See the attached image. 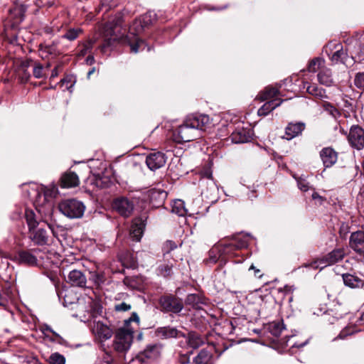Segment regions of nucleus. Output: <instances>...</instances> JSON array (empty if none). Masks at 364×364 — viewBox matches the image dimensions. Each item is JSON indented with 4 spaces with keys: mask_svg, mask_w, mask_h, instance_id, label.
<instances>
[{
    "mask_svg": "<svg viewBox=\"0 0 364 364\" xmlns=\"http://www.w3.org/2000/svg\"><path fill=\"white\" fill-rule=\"evenodd\" d=\"M250 240V237L249 235H238L232 240L230 242L224 244L219 248L215 247L212 249L210 254L213 253L216 250H218V252H220V257L223 256V255H228L230 257H237L238 255L235 252V251L247 247Z\"/></svg>",
    "mask_w": 364,
    "mask_h": 364,
    "instance_id": "nucleus-1",
    "label": "nucleus"
},
{
    "mask_svg": "<svg viewBox=\"0 0 364 364\" xmlns=\"http://www.w3.org/2000/svg\"><path fill=\"white\" fill-rule=\"evenodd\" d=\"M58 208L66 217L75 219L81 218L85 210V205L84 203L78 200L70 198L62 200L59 205Z\"/></svg>",
    "mask_w": 364,
    "mask_h": 364,
    "instance_id": "nucleus-2",
    "label": "nucleus"
},
{
    "mask_svg": "<svg viewBox=\"0 0 364 364\" xmlns=\"http://www.w3.org/2000/svg\"><path fill=\"white\" fill-rule=\"evenodd\" d=\"M345 250L343 248L334 249L327 255L319 257L312 262H310L305 266L313 269H320L321 270L323 268L333 265L341 260L345 257Z\"/></svg>",
    "mask_w": 364,
    "mask_h": 364,
    "instance_id": "nucleus-3",
    "label": "nucleus"
},
{
    "mask_svg": "<svg viewBox=\"0 0 364 364\" xmlns=\"http://www.w3.org/2000/svg\"><path fill=\"white\" fill-rule=\"evenodd\" d=\"M134 331L128 328H122L117 330L115 333L113 348L119 353L127 351L133 341Z\"/></svg>",
    "mask_w": 364,
    "mask_h": 364,
    "instance_id": "nucleus-4",
    "label": "nucleus"
},
{
    "mask_svg": "<svg viewBox=\"0 0 364 364\" xmlns=\"http://www.w3.org/2000/svg\"><path fill=\"white\" fill-rule=\"evenodd\" d=\"M122 14H117L114 18L108 21L105 26V33L107 36H109L105 43L100 46V50L105 52L107 47L111 46L112 41H115L117 38V32L122 27L123 23Z\"/></svg>",
    "mask_w": 364,
    "mask_h": 364,
    "instance_id": "nucleus-5",
    "label": "nucleus"
},
{
    "mask_svg": "<svg viewBox=\"0 0 364 364\" xmlns=\"http://www.w3.org/2000/svg\"><path fill=\"white\" fill-rule=\"evenodd\" d=\"M198 133L194 129L188 124L185 119L183 123L180 125L173 132V139L178 144L188 142L196 139L198 137Z\"/></svg>",
    "mask_w": 364,
    "mask_h": 364,
    "instance_id": "nucleus-6",
    "label": "nucleus"
},
{
    "mask_svg": "<svg viewBox=\"0 0 364 364\" xmlns=\"http://www.w3.org/2000/svg\"><path fill=\"white\" fill-rule=\"evenodd\" d=\"M325 53L334 64L342 63L346 66L348 65V58L347 53L343 50V46L340 43L328 45L325 48Z\"/></svg>",
    "mask_w": 364,
    "mask_h": 364,
    "instance_id": "nucleus-7",
    "label": "nucleus"
},
{
    "mask_svg": "<svg viewBox=\"0 0 364 364\" xmlns=\"http://www.w3.org/2000/svg\"><path fill=\"white\" fill-rule=\"evenodd\" d=\"M48 230H50L53 235L56 237V233L55 231V227L50 224L46 225V228L41 227L36 230L33 229L31 232L30 237L31 240L38 245H44L48 244L49 234Z\"/></svg>",
    "mask_w": 364,
    "mask_h": 364,
    "instance_id": "nucleus-8",
    "label": "nucleus"
},
{
    "mask_svg": "<svg viewBox=\"0 0 364 364\" xmlns=\"http://www.w3.org/2000/svg\"><path fill=\"white\" fill-rule=\"evenodd\" d=\"M188 125L192 127L195 131H205L210 127L212 122L207 114H192L186 118Z\"/></svg>",
    "mask_w": 364,
    "mask_h": 364,
    "instance_id": "nucleus-9",
    "label": "nucleus"
},
{
    "mask_svg": "<svg viewBox=\"0 0 364 364\" xmlns=\"http://www.w3.org/2000/svg\"><path fill=\"white\" fill-rule=\"evenodd\" d=\"M41 252L38 248L28 250H20L16 257V261L21 264L29 267L38 265V255Z\"/></svg>",
    "mask_w": 364,
    "mask_h": 364,
    "instance_id": "nucleus-10",
    "label": "nucleus"
},
{
    "mask_svg": "<svg viewBox=\"0 0 364 364\" xmlns=\"http://www.w3.org/2000/svg\"><path fill=\"white\" fill-rule=\"evenodd\" d=\"M162 309L166 312L179 313L183 308V304L179 299L173 296H164L159 299Z\"/></svg>",
    "mask_w": 364,
    "mask_h": 364,
    "instance_id": "nucleus-11",
    "label": "nucleus"
},
{
    "mask_svg": "<svg viewBox=\"0 0 364 364\" xmlns=\"http://www.w3.org/2000/svg\"><path fill=\"white\" fill-rule=\"evenodd\" d=\"M134 203L132 200L125 197H119L116 198L112 203V208L119 215L123 217H129L133 212Z\"/></svg>",
    "mask_w": 364,
    "mask_h": 364,
    "instance_id": "nucleus-12",
    "label": "nucleus"
},
{
    "mask_svg": "<svg viewBox=\"0 0 364 364\" xmlns=\"http://www.w3.org/2000/svg\"><path fill=\"white\" fill-rule=\"evenodd\" d=\"M348 140L352 147L362 149L364 147V129L359 126L351 127Z\"/></svg>",
    "mask_w": 364,
    "mask_h": 364,
    "instance_id": "nucleus-13",
    "label": "nucleus"
},
{
    "mask_svg": "<svg viewBox=\"0 0 364 364\" xmlns=\"http://www.w3.org/2000/svg\"><path fill=\"white\" fill-rule=\"evenodd\" d=\"M159 355V348L156 346H151L137 355L132 362L149 364L156 360Z\"/></svg>",
    "mask_w": 364,
    "mask_h": 364,
    "instance_id": "nucleus-14",
    "label": "nucleus"
},
{
    "mask_svg": "<svg viewBox=\"0 0 364 364\" xmlns=\"http://www.w3.org/2000/svg\"><path fill=\"white\" fill-rule=\"evenodd\" d=\"M146 216H141L133 220L130 228V236L134 240L138 242L141 240L146 225Z\"/></svg>",
    "mask_w": 364,
    "mask_h": 364,
    "instance_id": "nucleus-15",
    "label": "nucleus"
},
{
    "mask_svg": "<svg viewBox=\"0 0 364 364\" xmlns=\"http://www.w3.org/2000/svg\"><path fill=\"white\" fill-rule=\"evenodd\" d=\"M166 161L165 154L161 152H154L149 154L146 159L147 166L151 170H156L164 166Z\"/></svg>",
    "mask_w": 364,
    "mask_h": 364,
    "instance_id": "nucleus-16",
    "label": "nucleus"
},
{
    "mask_svg": "<svg viewBox=\"0 0 364 364\" xmlns=\"http://www.w3.org/2000/svg\"><path fill=\"white\" fill-rule=\"evenodd\" d=\"M319 156L325 168L331 167L338 159V153L331 147L323 148Z\"/></svg>",
    "mask_w": 364,
    "mask_h": 364,
    "instance_id": "nucleus-17",
    "label": "nucleus"
},
{
    "mask_svg": "<svg viewBox=\"0 0 364 364\" xmlns=\"http://www.w3.org/2000/svg\"><path fill=\"white\" fill-rule=\"evenodd\" d=\"M350 247L356 252H364V230H358L351 234L349 241Z\"/></svg>",
    "mask_w": 364,
    "mask_h": 364,
    "instance_id": "nucleus-18",
    "label": "nucleus"
},
{
    "mask_svg": "<svg viewBox=\"0 0 364 364\" xmlns=\"http://www.w3.org/2000/svg\"><path fill=\"white\" fill-rule=\"evenodd\" d=\"M67 282L72 286L83 288L86 287L87 278L81 271L73 269L69 272Z\"/></svg>",
    "mask_w": 364,
    "mask_h": 364,
    "instance_id": "nucleus-19",
    "label": "nucleus"
},
{
    "mask_svg": "<svg viewBox=\"0 0 364 364\" xmlns=\"http://www.w3.org/2000/svg\"><path fill=\"white\" fill-rule=\"evenodd\" d=\"M176 264V260L174 259H164L159 264L156 269V274L163 277H170L173 274V268Z\"/></svg>",
    "mask_w": 364,
    "mask_h": 364,
    "instance_id": "nucleus-20",
    "label": "nucleus"
},
{
    "mask_svg": "<svg viewBox=\"0 0 364 364\" xmlns=\"http://www.w3.org/2000/svg\"><path fill=\"white\" fill-rule=\"evenodd\" d=\"M156 336L161 339L171 338L184 337V334L174 327L164 326L158 328L156 331Z\"/></svg>",
    "mask_w": 364,
    "mask_h": 364,
    "instance_id": "nucleus-21",
    "label": "nucleus"
},
{
    "mask_svg": "<svg viewBox=\"0 0 364 364\" xmlns=\"http://www.w3.org/2000/svg\"><path fill=\"white\" fill-rule=\"evenodd\" d=\"M230 137L235 144L246 143L251 140L252 133L250 129L237 128L232 133Z\"/></svg>",
    "mask_w": 364,
    "mask_h": 364,
    "instance_id": "nucleus-22",
    "label": "nucleus"
},
{
    "mask_svg": "<svg viewBox=\"0 0 364 364\" xmlns=\"http://www.w3.org/2000/svg\"><path fill=\"white\" fill-rule=\"evenodd\" d=\"M305 129V124L303 122L289 123L285 129V138L290 140L299 134Z\"/></svg>",
    "mask_w": 364,
    "mask_h": 364,
    "instance_id": "nucleus-23",
    "label": "nucleus"
},
{
    "mask_svg": "<svg viewBox=\"0 0 364 364\" xmlns=\"http://www.w3.org/2000/svg\"><path fill=\"white\" fill-rule=\"evenodd\" d=\"M79 178L77 174L72 171L65 172L60 178L62 188H72L78 186Z\"/></svg>",
    "mask_w": 364,
    "mask_h": 364,
    "instance_id": "nucleus-24",
    "label": "nucleus"
},
{
    "mask_svg": "<svg viewBox=\"0 0 364 364\" xmlns=\"http://www.w3.org/2000/svg\"><path fill=\"white\" fill-rule=\"evenodd\" d=\"M266 102L257 111L259 116H266L272 110L281 105L284 102V100L279 98H274L272 100H267Z\"/></svg>",
    "mask_w": 364,
    "mask_h": 364,
    "instance_id": "nucleus-25",
    "label": "nucleus"
},
{
    "mask_svg": "<svg viewBox=\"0 0 364 364\" xmlns=\"http://www.w3.org/2000/svg\"><path fill=\"white\" fill-rule=\"evenodd\" d=\"M318 80L320 84L326 87H331L334 85L333 78L332 77V72L331 69L327 68H321L318 75Z\"/></svg>",
    "mask_w": 364,
    "mask_h": 364,
    "instance_id": "nucleus-26",
    "label": "nucleus"
},
{
    "mask_svg": "<svg viewBox=\"0 0 364 364\" xmlns=\"http://www.w3.org/2000/svg\"><path fill=\"white\" fill-rule=\"evenodd\" d=\"M133 35L132 37L127 36V41L128 45L130 47V50L132 53H136L139 50H143L146 47V44L144 41L139 38L136 37L134 34L131 33Z\"/></svg>",
    "mask_w": 364,
    "mask_h": 364,
    "instance_id": "nucleus-27",
    "label": "nucleus"
},
{
    "mask_svg": "<svg viewBox=\"0 0 364 364\" xmlns=\"http://www.w3.org/2000/svg\"><path fill=\"white\" fill-rule=\"evenodd\" d=\"M205 339L197 333L191 332L188 335V345L193 349L198 348L205 343Z\"/></svg>",
    "mask_w": 364,
    "mask_h": 364,
    "instance_id": "nucleus-28",
    "label": "nucleus"
},
{
    "mask_svg": "<svg viewBox=\"0 0 364 364\" xmlns=\"http://www.w3.org/2000/svg\"><path fill=\"white\" fill-rule=\"evenodd\" d=\"M342 277L345 285L350 288L360 287L363 284V280L355 275L350 274H343Z\"/></svg>",
    "mask_w": 364,
    "mask_h": 364,
    "instance_id": "nucleus-29",
    "label": "nucleus"
},
{
    "mask_svg": "<svg viewBox=\"0 0 364 364\" xmlns=\"http://www.w3.org/2000/svg\"><path fill=\"white\" fill-rule=\"evenodd\" d=\"M278 90L275 87H267L258 96L261 101L272 100L278 95Z\"/></svg>",
    "mask_w": 364,
    "mask_h": 364,
    "instance_id": "nucleus-30",
    "label": "nucleus"
},
{
    "mask_svg": "<svg viewBox=\"0 0 364 364\" xmlns=\"http://www.w3.org/2000/svg\"><path fill=\"white\" fill-rule=\"evenodd\" d=\"M306 91L309 94L314 95L316 97L321 100L327 97L325 90L322 88L318 87L315 84L308 85L306 87Z\"/></svg>",
    "mask_w": 364,
    "mask_h": 364,
    "instance_id": "nucleus-31",
    "label": "nucleus"
},
{
    "mask_svg": "<svg viewBox=\"0 0 364 364\" xmlns=\"http://www.w3.org/2000/svg\"><path fill=\"white\" fill-rule=\"evenodd\" d=\"M212 358V354L207 350H201L193 359V364H206Z\"/></svg>",
    "mask_w": 364,
    "mask_h": 364,
    "instance_id": "nucleus-32",
    "label": "nucleus"
},
{
    "mask_svg": "<svg viewBox=\"0 0 364 364\" xmlns=\"http://www.w3.org/2000/svg\"><path fill=\"white\" fill-rule=\"evenodd\" d=\"M361 329L358 328L357 324H350L347 326L346 328H344L339 333L337 338H335L337 339L338 338L340 339H343L348 336L352 335L355 333L360 331Z\"/></svg>",
    "mask_w": 364,
    "mask_h": 364,
    "instance_id": "nucleus-33",
    "label": "nucleus"
},
{
    "mask_svg": "<svg viewBox=\"0 0 364 364\" xmlns=\"http://www.w3.org/2000/svg\"><path fill=\"white\" fill-rule=\"evenodd\" d=\"M25 218L28 226L29 231L37 228L38 224L34 212L32 210H26L25 212Z\"/></svg>",
    "mask_w": 364,
    "mask_h": 364,
    "instance_id": "nucleus-34",
    "label": "nucleus"
},
{
    "mask_svg": "<svg viewBox=\"0 0 364 364\" xmlns=\"http://www.w3.org/2000/svg\"><path fill=\"white\" fill-rule=\"evenodd\" d=\"M172 211L179 216H184L187 214V210L185 208L184 202L182 200H176L172 207Z\"/></svg>",
    "mask_w": 364,
    "mask_h": 364,
    "instance_id": "nucleus-35",
    "label": "nucleus"
},
{
    "mask_svg": "<svg viewBox=\"0 0 364 364\" xmlns=\"http://www.w3.org/2000/svg\"><path fill=\"white\" fill-rule=\"evenodd\" d=\"M285 328L283 322H272L269 324V329L270 333L274 336H279L282 331Z\"/></svg>",
    "mask_w": 364,
    "mask_h": 364,
    "instance_id": "nucleus-36",
    "label": "nucleus"
},
{
    "mask_svg": "<svg viewBox=\"0 0 364 364\" xmlns=\"http://www.w3.org/2000/svg\"><path fill=\"white\" fill-rule=\"evenodd\" d=\"M94 40H89L86 41L85 43L82 44V48L77 53V56L79 58H82L85 55H87L90 50H92L93 45L95 44Z\"/></svg>",
    "mask_w": 364,
    "mask_h": 364,
    "instance_id": "nucleus-37",
    "label": "nucleus"
},
{
    "mask_svg": "<svg viewBox=\"0 0 364 364\" xmlns=\"http://www.w3.org/2000/svg\"><path fill=\"white\" fill-rule=\"evenodd\" d=\"M97 333L99 336L105 340H107L110 338L112 336V330L107 326L104 324L98 326L97 328Z\"/></svg>",
    "mask_w": 364,
    "mask_h": 364,
    "instance_id": "nucleus-38",
    "label": "nucleus"
},
{
    "mask_svg": "<svg viewBox=\"0 0 364 364\" xmlns=\"http://www.w3.org/2000/svg\"><path fill=\"white\" fill-rule=\"evenodd\" d=\"M82 32V31L80 28H70L63 36V38L72 41L75 40Z\"/></svg>",
    "mask_w": 364,
    "mask_h": 364,
    "instance_id": "nucleus-39",
    "label": "nucleus"
},
{
    "mask_svg": "<svg viewBox=\"0 0 364 364\" xmlns=\"http://www.w3.org/2000/svg\"><path fill=\"white\" fill-rule=\"evenodd\" d=\"M323 63V60L320 58H316L311 60L308 66L309 71L313 73L316 72L319 68H321Z\"/></svg>",
    "mask_w": 364,
    "mask_h": 364,
    "instance_id": "nucleus-40",
    "label": "nucleus"
},
{
    "mask_svg": "<svg viewBox=\"0 0 364 364\" xmlns=\"http://www.w3.org/2000/svg\"><path fill=\"white\" fill-rule=\"evenodd\" d=\"M87 183L99 188L105 187L102 178L100 175H92L90 176L87 179Z\"/></svg>",
    "mask_w": 364,
    "mask_h": 364,
    "instance_id": "nucleus-41",
    "label": "nucleus"
},
{
    "mask_svg": "<svg viewBox=\"0 0 364 364\" xmlns=\"http://www.w3.org/2000/svg\"><path fill=\"white\" fill-rule=\"evenodd\" d=\"M50 364H65V357L59 353H53L49 357Z\"/></svg>",
    "mask_w": 364,
    "mask_h": 364,
    "instance_id": "nucleus-42",
    "label": "nucleus"
},
{
    "mask_svg": "<svg viewBox=\"0 0 364 364\" xmlns=\"http://www.w3.org/2000/svg\"><path fill=\"white\" fill-rule=\"evenodd\" d=\"M33 74L36 78L40 79L45 76L43 67L40 63L34 62Z\"/></svg>",
    "mask_w": 364,
    "mask_h": 364,
    "instance_id": "nucleus-43",
    "label": "nucleus"
},
{
    "mask_svg": "<svg viewBox=\"0 0 364 364\" xmlns=\"http://www.w3.org/2000/svg\"><path fill=\"white\" fill-rule=\"evenodd\" d=\"M177 247V245L175 242L172 240H167L163 245L162 250L164 252V256L168 255L171 251L175 250Z\"/></svg>",
    "mask_w": 364,
    "mask_h": 364,
    "instance_id": "nucleus-44",
    "label": "nucleus"
},
{
    "mask_svg": "<svg viewBox=\"0 0 364 364\" xmlns=\"http://www.w3.org/2000/svg\"><path fill=\"white\" fill-rule=\"evenodd\" d=\"M323 108L326 112H327L328 114H330L333 117H336L338 115H339L338 110L334 106H333L331 103H329L328 102H323Z\"/></svg>",
    "mask_w": 364,
    "mask_h": 364,
    "instance_id": "nucleus-45",
    "label": "nucleus"
},
{
    "mask_svg": "<svg viewBox=\"0 0 364 364\" xmlns=\"http://www.w3.org/2000/svg\"><path fill=\"white\" fill-rule=\"evenodd\" d=\"M354 85L358 89L364 90V73H358L355 75Z\"/></svg>",
    "mask_w": 364,
    "mask_h": 364,
    "instance_id": "nucleus-46",
    "label": "nucleus"
},
{
    "mask_svg": "<svg viewBox=\"0 0 364 364\" xmlns=\"http://www.w3.org/2000/svg\"><path fill=\"white\" fill-rule=\"evenodd\" d=\"M166 192L161 190H151L150 191L149 196L151 199L159 198V199L162 202L166 197Z\"/></svg>",
    "mask_w": 364,
    "mask_h": 364,
    "instance_id": "nucleus-47",
    "label": "nucleus"
},
{
    "mask_svg": "<svg viewBox=\"0 0 364 364\" xmlns=\"http://www.w3.org/2000/svg\"><path fill=\"white\" fill-rule=\"evenodd\" d=\"M297 186L298 188L304 192L307 191L310 188L309 183L306 180V178L302 177L297 178Z\"/></svg>",
    "mask_w": 364,
    "mask_h": 364,
    "instance_id": "nucleus-48",
    "label": "nucleus"
},
{
    "mask_svg": "<svg viewBox=\"0 0 364 364\" xmlns=\"http://www.w3.org/2000/svg\"><path fill=\"white\" fill-rule=\"evenodd\" d=\"M114 309L117 311H127L131 309V305L125 302H122L120 304H116L114 306Z\"/></svg>",
    "mask_w": 364,
    "mask_h": 364,
    "instance_id": "nucleus-49",
    "label": "nucleus"
},
{
    "mask_svg": "<svg viewBox=\"0 0 364 364\" xmlns=\"http://www.w3.org/2000/svg\"><path fill=\"white\" fill-rule=\"evenodd\" d=\"M91 279L97 285H100L101 283L102 284L105 282V278L102 274L101 275L97 273H93Z\"/></svg>",
    "mask_w": 364,
    "mask_h": 364,
    "instance_id": "nucleus-50",
    "label": "nucleus"
},
{
    "mask_svg": "<svg viewBox=\"0 0 364 364\" xmlns=\"http://www.w3.org/2000/svg\"><path fill=\"white\" fill-rule=\"evenodd\" d=\"M6 293L7 290L4 291V289L0 287V306H4L7 302V298L6 296Z\"/></svg>",
    "mask_w": 364,
    "mask_h": 364,
    "instance_id": "nucleus-51",
    "label": "nucleus"
},
{
    "mask_svg": "<svg viewBox=\"0 0 364 364\" xmlns=\"http://www.w3.org/2000/svg\"><path fill=\"white\" fill-rule=\"evenodd\" d=\"M51 333L53 334L54 338L57 339L58 343L66 345V341L58 333H56L55 331H51Z\"/></svg>",
    "mask_w": 364,
    "mask_h": 364,
    "instance_id": "nucleus-52",
    "label": "nucleus"
},
{
    "mask_svg": "<svg viewBox=\"0 0 364 364\" xmlns=\"http://www.w3.org/2000/svg\"><path fill=\"white\" fill-rule=\"evenodd\" d=\"M41 331L43 333L45 338H48V334L47 333L48 332L51 333V331H53V330L48 324H43L41 327Z\"/></svg>",
    "mask_w": 364,
    "mask_h": 364,
    "instance_id": "nucleus-53",
    "label": "nucleus"
},
{
    "mask_svg": "<svg viewBox=\"0 0 364 364\" xmlns=\"http://www.w3.org/2000/svg\"><path fill=\"white\" fill-rule=\"evenodd\" d=\"M130 321H136V322L139 321V318L136 313H132L128 321H127V322H130Z\"/></svg>",
    "mask_w": 364,
    "mask_h": 364,
    "instance_id": "nucleus-54",
    "label": "nucleus"
},
{
    "mask_svg": "<svg viewBox=\"0 0 364 364\" xmlns=\"http://www.w3.org/2000/svg\"><path fill=\"white\" fill-rule=\"evenodd\" d=\"M253 269L255 271V276L256 277L260 278L262 277V274H260V270L258 269H256V267L252 264L249 269V270Z\"/></svg>",
    "mask_w": 364,
    "mask_h": 364,
    "instance_id": "nucleus-55",
    "label": "nucleus"
},
{
    "mask_svg": "<svg viewBox=\"0 0 364 364\" xmlns=\"http://www.w3.org/2000/svg\"><path fill=\"white\" fill-rule=\"evenodd\" d=\"M34 62L31 59H28L26 61L22 63V66L24 68H28L29 66H33Z\"/></svg>",
    "mask_w": 364,
    "mask_h": 364,
    "instance_id": "nucleus-56",
    "label": "nucleus"
},
{
    "mask_svg": "<svg viewBox=\"0 0 364 364\" xmlns=\"http://www.w3.org/2000/svg\"><path fill=\"white\" fill-rule=\"evenodd\" d=\"M312 198L314 200H319L321 203L323 200V197H321L318 193L316 192L313 193Z\"/></svg>",
    "mask_w": 364,
    "mask_h": 364,
    "instance_id": "nucleus-57",
    "label": "nucleus"
},
{
    "mask_svg": "<svg viewBox=\"0 0 364 364\" xmlns=\"http://www.w3.org/2000/svg\"><path fill=\"white\" fill-rule=\"evenodd\" d=\"M58 66H56L55 68H54L51 72V75H50V77L51 78H54L55 77L58 76Z\"/></svg>",
    "mask_w": 364,
    "mask_h": 364,
    "instance_id": "nucleus-58",
    "label": "nucleus"
},
{
    "mask_svg": "<svg viewBox=\"0 0 364 364\" xmlns=\"http://www.w3.org/2000/svg\"><path fill=\"white\" fill-rule=\"evenodd\" d=\"M95 62V58L93 55H88L86 58V63L87 65H92Z\"/></svg>",
    "mask_w": 364,
    "mask_h": 364,
    "instance_id": "nucleus-59",
    "label": "nucleus"
},
{
    "mask_svg": "<svg viewBox=\"0 0 364 364\" xmlns=\"http://www.w3.org/2000/svg\"><path fill=\"white\" fill-rule=\"evenodd\" d=\"M197 296L196 294H189L187 297V301L191 303L196 300Z\"/></svg>",
    "mask_w": 364,
    "mask_h": 364,
    "instance_id": "nucleus-60",
    "label": "nucleus"
},
{
    "mask_svg": "<svg viewBox=\"0 0 364 364\" xmlns=\"http://www.w3.org/2000/svg\"><path fill=\"white\" fill-rule=\"evenodd\" d=\"M358 326H364V312L361 314L360 316L358 321Z\"/></svg>",
    "mask_w": 364,
    "mask_h": 364,
    "instance_id": "nucleus-61",
    "label": "nucleus"
},
{
    "mask_svg": "<svg viewBox=\"0 0 364 364\" xmlns=\"http://www.w3.org/2000/svg\"><path fill=\"white\" fill-rule=\"evenodd\" d=\"M107 1L108 0H101V6L102 7H106V10H107L111 6L107 4Z\"/></svg>",
    "mask_w": 364,
    "mask_h": 364,
    "instance_id": "nucleus-62",
    "label": "nucleus"
},
{
    "mask_svg": "<svg viewBox=\"0 0 364 364\" xmlns=\"http://www.w3.org/2000/svg\"><path fill=\"white\" fill-rule=\"evenodd\" d=\"M135 24H138V26H139V28L136 29V32H139L140 31H141V30H142V26H141V22H140V21L139 22V21H136L134 23L133 26H134Z\"/></svg>",
    "mask_w": 364,
    "mask_h": 364,
    "instance_id": "nucleus-63",
    "label": "nucleus"
},
{
    "mask_svg": "<svg viewBox=\"0 0 364 364\" xmlns=\"http://www.w3.org/2000/svg\"><path fill=\"white\" fill-rule=\"evenodd\" d=\"M95 71V68H92L89 72L87 73V77H90L92 74H93Z\"/></svg>",
    "mask_w": 364,
    "mask_h": 364,
    "instance_id": "nucleus-64",
    "label": "nucleus"
}]
</instances>
